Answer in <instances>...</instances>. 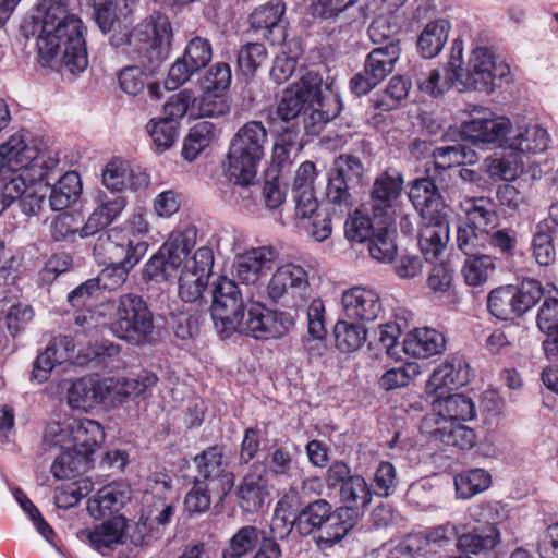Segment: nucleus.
<instances>
[{
  "instance_id": "nucleus-1",
  "label": "nucleus",
  "mask_w": 558,
  "mask_h": 558,
  "mask_svg": "<svg viewBox=\"0 0 558 558\" xmlns=\"http://www.w3.org/2000/svg\"><path fill=\"white\" fill-rule=\"evenodd\" d=\"M54 166L47 160L37 140L27 141L21 133L13 134L0 145V215L19 199L31 184L43 181L47 170Z\"/></svg>"
},
{
  "instance_id": "nucleus-2",
  "label": "nucleus",
  "mask_w": 558,
  "mask_h": 558,
  "mask_svg": "<svg viewBox=\"0 0 558 558\" xmlns=\"http://www.w3.org/2000/svg\"><path fill=\"white\" fill-rule=\"evenodd\" d=\"M408 0H381L380 13L369 26V35H397L415 33L424 27L420 35H448L453 29L451 20L437 17L433 0H422L411 14L402 10Z\"/></svg>"
},
{
  "instance_id": "nucleus-3",
  "label": "nucleus",
  "mask_w": 558,
  "mask_h": 558,
  "mask_svg": "<svg viewBox=\"0 0 558 558\" xmlns=\"http://www.w3.org/2000/svg\"><path fill=\"white\" fill-rule=\"evenodd\" d=\"M267 143L268 132L260 121L243 124L231 138L226 156L230 180L241 186L253 185Z\"/></svg>"
},
{
  "instance_id": "nucleus-4",
  "label": "nucleus",
  "mask_w": 558,
  "mask_h": 558,
  "mask_svg": "<svg viewBox=\"0 0 558 558\" xmlns=\"http://www.w3.org/2000/svg\"><path fill=\"white\" fill-rule=\"evenodd\" d=\"M311 110V118L320 123L335 119L340 112L336 96L322 94V80L308 72L292 87L288 88L278 105V116L283 121L296 119Z\"/></svg>"
},
{
  "instance_id": "nucleus-5",
  "label": "nucleus",
  "mask_w": 558,
  "mask_h": 558,
  "mask_svg": "<svg viewBox=\"0 0 558 558\" xmlns=\"http://www.w3.org/2000/svg\"><path fill=\"white\" fill-rule=\"evenodd\" d=\"M22 35H85L83 20L70 12L65 0H38L22 23Z\"/></svg>"
},
{
  "instance_id": "nucleus-6",
  "label": "nucleus",
  "mask_w": 558,
  "mask_h": 558,
  "mask_svg": "<svg viewBox=\"0 0 558 558\" xmlns=\"http://www.w3.org/2000/svg\"><path fill=\"white\" fill-rule=\"evenodd\" d=\"M44 440L53 447L73 450L87 457L105 440L102 426L89 418H69L63 423H50Z\"/></svg>"
},
{
  "instance_id": "nucleus-7",
  "label": "nucleus",
  "mask_w": 558,
  "mask_h": 558,
  "mask_svg": "<svg viewBox=\"0 0 558 558\" xmlns=\"http://www.w3.org/2000/svg\"><path fill=\"white\" fill-rule=\"evenodd\" d=\"M110 329L119 339L142 345L154 331L153 314L141 296L133 293L121 295Z\"/></svg>"
},
{
  "instance_id": "nucleus-8",
  "label": "nucleus",
  "mask_w": 558,
  "mask_h": 558,
  "mask_svg": "<svg viewBox=\"0 0 558 558\" xmlns=\"http://www.w3.org/2000/svg\"><path fill=\"white\" fill-rule=\"evenodd\" d=\"M197 230L193 226L174 230L156 254L145 264L144 276L154 280H168L189 260L196 244Z\"/></svg>"
},
{
  "instance_id": "nucleus-9",
  "label": "nucleus",
  "mask_w": 558,
  "mask_h": 558,
  "mask_svg": "<svg viewBox=\"0 0 558 558\" xmlns=\"http://www.w3.org/2000/svg\"><path fill=\"white\" fill-rule=\"evenodd\" d=\"M37 61L41 66L82 73L88 66V53L84 37H35Z\"/></svg>"
},
{
  "instance_id": "nucleus-10",
  "label": "nucleus",
  "mask_w": 558,
  "mask_h": 558,
  "mask_svg": "<svg viewBox=\"0 0 558 558\" xmlns=\"http://www.w3.org/2000/svg\"><path fill=\"white\" fill-rule=\"evenodd\" d=\"M210 313L215 329L221 338L230 337L244 318L243 296L236 282L219 277L213 284Z\"/></svg>"
},
{
  "instance_id": "nucleus-11",
  "label": "nucleus",
  "mask_w": 558,
  "mask_h": 558,
  "mask_svg": "<svg viewBox=\"0 0 558 558\" xmlns=\"http://www.w3.org/2000/svg\"><path fill=\"white\" fill-rule=\"evenodd\" d=\"M509 74V65L490 48L477 47L472 50L460 85L464 88L492 93L495 81L502 80Z\"/></svg>"
},
{
  "instance_id": "nucleus-12",
  "label": "nucleus",
  "mask_w": 558,
  "mask_h": 558,
  "mask_svg": "<svg viewBox=\"0 0 558 558\" xmlns=\"http://www.w3.org/2000/svg\"><path fill=\"white\" fill-rule=\"evenodd\" d=\"M293 325L294 320L290 314L270 311L256 302L248 307L235 332L256 339H277L286 336Z\"/></svg>"
},
{
  "instance_id": "nucleus-13",
  "label": "nucleus",
  "mask_w": 558,
  "mask_h": 558,
  "mask_svg": "<svg viewBox=\"0 0 558 558\" xmlns=\"http://www.w3.org/2000/svg\"><path fill=\"white\" fill-rule=\"evenodd\" d=\"M147 248L145 241L130 239L124 233L112 231L97 238L93 254L101 264L136 265L146 254Z\"/></svg>"
},
{
  "instance_id": "nucleus-14",
  "label": "nucleus",
  "mask_w": 558,
  "mask_h": 558,
  "mask_svg": "<svg viewBox=\"0 0 558 558\" xmlns=\"http://www.w3.org/2000/svg\"><path fill=\"white\" fill-rule=\"evenodd\" d=\"M214 265L211 248L202 246L185 260L178 281V293L182 301L193 303L201 299L208 283Z\"/></svg>"
},
{
  "instance_id": "nucleus-15",
  "label": "nucleus",
  "mask_w": 558,
  "mask_h": 558,
  "mask_svg": "<svg viewBox=\"0 0 558 558\" xmlns=\"http://www.w3.org/2000/svg\"><path fill=\"white\" fill-rule=\"evenodd\" d=\"M512 124L508 118L496 116L465 121L461 132L474 145H496L506 148Z\"/></svg>"
},
{
  "instance_id": "nucleus-16",
  "label": "nucleus",
  "mask_w": 558,
  "mask_h": 558,
  "mask_svg": "<svg viewBox=\"0 0 558 558\" xmlns=\"http://www.w3.org/2000/svg\"><path fill=\"white\" fill-rule=\"evenodd\" d=\"M344 316L353 322H373L383 312L378 292L362 286L345 290L341 296Z\"/></svg>"
},
{
  "instance_id": "nucleus-17",
  "label": "nucleus",
  "mask_w": 558,
  "mask_h": 558,
  "mask_svg": "<svg viewBox=\"0 0 558 558\" xmlns=\"http://www.w3.org/2000/svg\"><path fill=\"white\" fill-rule=\"evenodd\" d=\"M402 184V174L396 169H388L376 178L369 203L375 217L391 218L401 196Z\"/></svg>"
},
{
  "instance_id": "nucleus-18",
  "label": "nucleus",
  "mask_w": 558,
  "mask_h": 558,
  "mask_svg": "<svg viewBox=\"0 0 558 558\" xmlns=\"http://www.w3.org/2000/svg\"><path fill=\"white\" fill-rule=\"evenodd\" d=\"M275 259L276 252L270 246L251 248L235 256L232 274L242 283L254 284L272 268Z\"/></svg>"
},
{
  "instance_id": "nucleus-19",
  "label": "nucleus",
  "mask_w": 558,
  "mask_h": 558,
  "mask_svg": "<svg viewBox=\"0 0 558 558\" xmlns=\"http://www.w3.org/2000/svg\"><path fill=\"white\" fill-rule=\"evenodd\" d=\"M75 343L71 337L57 336L47 344L33 363L31 379L37 384L48 380L52 369L71 359L74 353Z\"/></svg>"
},
{
  "instance_id": "nucleus-20",
  "label": "nucleus",
  "mask_w": 558,
  "mask_h": 558,
  "mask_svg": "<svg viewBox=\"0 0 558 558\" xmlns=\"http://www.w3.org/2000/svg\"><path fill=\"white\" fill-rule=\"evenodd\" d=\"M307 287V271L300 265L288 263L272 274L267 284V295L272 302H279L286 295L303 292Z\"/></svg>"
},
{
  "instance_id": "nucleus-21",
  "label": "nucleus",
  "mask_w": 558,
  "mask_h": 558,
  "mask_svg": "<svg viewBox=\"0 0 558 558\" xmlns=\"http://www.w3.org/2000/svg\"><path fill=\"white\" fill-rule=\"evenodd\" d=\"M126 206L124 196L99 191L96 195V207L83 226V235H94L111 225Z\"/></svg>"
},
{
  "instance_id": "nucleus-22",
  "label": "nucleus",
  "mask_w": 558,
  "mask_h": 558,
  "mask_svg": "<svg viewBox=\"0 0 558 558\" xmlns=\"http://www.w3.org/2000/svg\"><path fill=\"white\" fill-rule=\"evenodd\" d=\"M156 381L155 376H147L144 381L133 378H105L98 380V403L105 407H116L128 398L138 396Z\"/></svg>"
},
{
  "instance_id": "nucleus-23",
  "label": "nucleus",
  "mask_w": 558,
  "mask_h": 558,
  "mask_svg": "<svg viewBox=\"0 0 558 558\" xmlns=\"http://www.w3.org/2000/svg\"><path fill=\"white\" fill-rule=\"evenodd\" d=\"M418 232V245L425 259L433 260L442 252L449 241V222L446 214L422 218Z\"/></svg>"
},
{
  "instance_id": "nucleus-24",
  "label": "nucleus",
  "mask_w": 558,
  "mask_h": 558,
  "mask_svg": "<svg viewBox=\"0 0 558 558\" xmlns=\"http://www.w3.org/2000/svg\"><path fill=\"white\" fill-rule=\"evenodd\" d=\"M286 4L281 0L270 1L256 8L250 15V28L259 35H286L288 21L284 17Z\"/></svg>"
},
{
  "instance_id": "nucleus-25",
  "label": "nucleus",
  "mask_w": 558,
  "mask_h": 558,
  "mask_svg": "<svg viewBox=\"0 0 558 558\" xmlns=\"http://www.w3.org/2000/svg\"><path fill=\"white\" fill-rule=\"evenodd\" d=\"M548 143L549 136L544 128L537 124H529L510 130L506 148L521 156L536 155L545 151Z\"/></svg>"
},
{
  "instance_id": "nucleus-26",
  "label": "nucleus",
  "mask_w": 558,
  "mask_h": 558,
  "mask_svg": "<svg viewBox=\"0 0 558 558\" xmlns=\"http://www.w3.org/2000/svg\"><path fill=\"white\" fill-rule=\"evenodd\" d=\"M468 381V365L462 361L445 362L434 369L426 384V392L435 397H441L448 390L464 386Z\"/></svg>"
},
{
  "instance_id": "nucleus-27",
  "label": "nucleus",
  "mask_w": 558,
  "mask_h": 558,
  "mask_svg": "<svg viewBox=\"0 0 558 558\" xmlns=\"http://www.w3.org/2000/svg\"><path fill=\"white\" fill-rule=\"evenodd\" d=\"M238 496L241 508L247 512H256L265 505L269 498V489L264 468L253 465L251 472L243 478Z\"/></svg>"
},
{
  "instance_id": "nucleus-28",
  "label": "nucleus",
  "mask_w": 558,
  "mask_h": 558,
  "mask_svg": "<svg viewBox=\"0 0 558 558\" xmlns=\"http://www.w3.org/2000/svg\"><path fill=\"white\" fill-rule=\"evenodd\" d=\"M356 522V517L350 508H338L319 530L315 544L323 550L332 548L350 533Z\"/></svg>"
},
{
  "instance_id": "nucleus-29",
  "label": "nucleus",
  "mask_w": 558,
  "mask_h": 558,
  "mask_svg": "<svg viewBox=\"0 0 558 558\" xmlns=\"http://www.w3.org/2000/svg\"><path fill=\"white\" fill-rule=\"evenodd\" d=\"M445 337L433 328H418L409 332L402 350L410 356L426 359L439 354L445 349Z\"/></svg>"
},
{
  "instance_id": "nucleus-30",
  "label": "nucleus",
  "mask_w": 558,
  "mask_h": 558,
  "mask_svg": "<svg viewBox=\"0 0 558 558\" xmlns=\"http://www.w3.org/2000/svg\"><path fill=\"white\" fill-rule=\"evenodd\" d=\"M197 470L196 482H208V485L221 480L230 488L233 484V475L226 472L222 450L218 447H210L194 458Z\"/></svg>"
},
{
  "instance_id": "nucleus-31",
  "label": "nucleus",
  "mask_w": 558,
  "mask_h": 558,
  "mask_svg": "<svg viewBox=\"0 0 558 558\" xmlns=\"http://www.w3.org/2000/svg\"><path fill=\"white\" fill-rule=\"evenodd\" d=\"M409 198L421 218H429L432 215L444 213L441 196L430 178H420L411 183Z\"/></svg>"
},
{
  "instance_id": "nucleus-32",
  "label": "nucleus",
  "mask_w": 558,
  "mask_h": 558,
  "mask_svg": "<svg viewBox=\"0 0 558 558\" xmlns=\"http://www.w3.org/2000/svg\"><path fill=\"white\" fill-rule=\"evenodd\" d=\"M102 182L110 192H120L130 187L136 190L148 184V177L144 173H134L121 160L109 162L102 172Z\"/></svg>"
},
{
  "instance_id": "nucleus-33",
  "label": "nucleus",
  "mask_w": 558,
  "mask_h": 558,
  "mask_svg": "<svg viewBox=\"0 0 558 558\" xmlns=\"http://www.w3.org/2000/svg\"><path fill=\"white\" fill-rule=\"evenodd\" d=\"M538 328L547 333L543 342L545 354L558 360V299H546L537 315Z\"/></svg>"
},
{
  "instance_id": "nucleus-34",
  "label": "nucleus",
  "mask_w": 558,
  "mask_h": 558,
  "mask_svg": "<svg viewBox=\"0 0 558 558\" xmlns=\"http://www.w3.org/2000/svg\"><path fill=\"white\" fill-rule=\"evenodd\" d=\"M433 409L445 423L466 421L475 416L472 400L461 393L436 397Z\"/></svg>"
},
{
  "instance_id": "nucleus-35",
  "label": "nucleus",
  "mask_w": 558,
  "mask_h": 558,
  "mask_svg": "<svg viewBox=\"0 0 558 558\" xmlns=\"http://www.w3.org/2000/svg\"><path fill=\"white\" fill-rule=\"evenodd\" d=\"M400 48L396 43L374 49L368 53L363 71L378 85L393 69Z\"/></svg>"
},
{
  "instance_id": "nucleus-36",
  "label": "nucleus",
  "mask_w": 558,
  "mask_h": 558,
  "mask_svg": "<svg viewBox=\"0 0 558 558\" xmlns=\"http://www.w3.org/2000/svg\"><path fill=\"white\" fill-rule=\"evenodd\" d=\"M459 208L465 215V223L474 227L489 229L497 220L495 203L488 197H465L460 201Z\"/></svg>"
},
{
  "instance_id": "nucleus-37",
  "label": "nucleus",
  "mask_w": 558,
  "mask_h": 558,
  "mask_svg": "<svg viewBox=\"0 0 558 558\" xmlns=\"http://www.w3.org/2000/svg\"><path fill=\"white\" fill-rule=\"evenodd\" d=\"M499 531L495 525H487L481 529L457 535V547L460 551L469 555H478L482 551L493 549L499 542Z\"/></svg>"
},
{
  "instance_id": "nucleus-38",
  "label": "nucleus",
  "mask_w": 558,
  "mask_h": 558,
  "mask_svg": "<svg viewBox=\"0 0 558 558\" xmlns=\"http://www.w3.org/2000/svg\"><path fill=\"white\" fill-rule=\"evenodd\" d=\"M332 512L328 501L317 499L300 511L294 519V525L300 534L310 535L316 530L319 531Z\"/></svg>"
},
{
  "instance_id": "nucleus-39",
  "label": "nucleus",
  "mask_w": 558,
  "mask_h": 558,
  "mask_svg": "<svg viewBox=\"0 0 558 558\" xmlns=\"http://www.w3.org/2000/svg\"><path fill=\"white\" fill-rule=\"evenodd\" d=\"M219 129L213 122L201 121L190 129L184 141L183 156L186 160H194L197 155L209 146L218 136Z\"/></svg>"
},
{
  "instance_id": "nucleus-40",
  "label": "nucleus",
  "mask_w": 558,
  "mask_h": 558,
  "mask_svg": "<svg viewBox=\"0 0 558 558\" xmlns=\"http://www.w3.org/2000/svg\"><path fill=\"white\" fill-rule=\"evenodd\" d=\"M523 168L522 156L512 150L486 160V172L493 180L513 181L523 172Z\"/></svg>"
},
{
  "instance_id": "nucleus-41",
  "label": "nucleus",
  "mask_w": 558,
  "mask_h": 558,
  "mask_svg": "<svg viewBox=\"0 0 558 558\" xmlns=\"http://www.w3.org/2000/svg\"><path fill=\"white\" fill-rule=\"evenodd\" d=\"M266 532L253 525L242 526L223 549L222 558H241L256 549Z\"/></svg>"
},
{
  "instance_id": "nucleus-42",
  "label": "nucleus",
  "mask_w": 558,
  "mask_h": 558,
  "mask_svg": "<svg viewBox=\"0 0 558 558\" xmlns=\"http://www.w3.org/2000/svg\"><path fill=\"white\" fill-rule=\"evenodd\" d=\"M80 175L75 171L64 173L51 187L49 205L53 210L66 208L81 193Z\"/></svg>"
},
{
  "instance_id": "nucleus-43",
  "label": "nucleus",
  "mask_w": 558,
  "mask_h": 558,
  "mask_svg": "<svg viewBox=\"0 0 558 558\" xmlns=\"http://www.w3.org/2000/svg\"><path fill=\"white\" fill-rule=\"evenodd\" d=\"M487 306L499 319L509 320L521 316L512 284L494 289L488 295Z\"/></svg>"
},
{
  "instance_id": "nucleus-44",
  "label": "nucleus",
  "mask_w": 558,
  "mask_h": 558,
  "mask_svg": "<svg viewBox=\"0 0 558 558\" xmlns=\"http://www.w3.org/2000/svg\"><path fill=\"white\" fill-rule=\"evenodd\" d=\"M435 438L446 446L457 447L461 450H468L476 444L475 432L457 422L444 423L434 432Z\"/></svg>"
},
{
  "instance_id": "nucleus-45",
  "label": "nucleus",
  "mask_w": 558,
  "mask_h": 558,
  "mask_svg": "<svg viewBox=\"0 0 558 558\" xmlns=\"http://www.w3.org/2000/svg\"><path fill=\"white\" fill-rule=\"evenodd\" d=\"M135 49H124L126 56L145 59L149 63L160 62L168 57V37H134Z\"/></svg>"
},
{
  "instance_id": "nucleus-46",
  "label": "nucleus",
  "mask_w": 558,
  "mask_h": 558,
  "mask_svg": "<svg viewBox=\"0 0 558 558\" xmlns=\"http://www.w3.org/2000/svg\"><path fill=\"white\" fill-rule=\"evenodd\" d=\"M456 82L454 74L449 73L446 69L444 71L430 69L418 73L416 76L420 92L433 98L446 94Z\"/></svg>"
},
{
  "instance_id": "nucleus-47",
  "label": "nucleus",
  "mask_w": 558,
  "mask_h": 558,
  "mask_svg": "<svg viewBox=\"0 0 558 558\" xmlns=\"http://www.w3.org/2000/svg\"><path fill=\"white\" fill-rule=\"evenodd\" d=\"M146 131L156 146V149L158 151H165L178 140L179 123L174 121L173 118H153L146 124Z\"/></svg>"
},
{
  "instance_id": "nucleus-48",
  "label": "nucleus",
  "mask_w": 558,
  "mask_h": 558,
  "mask_svg": "<svg viewBox=\"0 0 558 558\" xmlns=\"http://www.w3.org/2000/svg\"><path fill=\"white\" fill-rule=\"evenodd\" d=\"M494 270V258L487 254H480L468 256L461 274L468 286L478 287L488 280Z\"/></svg>"
},
{
  "instance_id": "nucleus-49",
  "label": "nucleus",
  "mask_w": 558,
  "mask_h": 558,
  "mask_svg": "<svg viewBox=\"0 0 558 558\" xmlns=\"http://www.w3.org/2000/svg\"><path fill=\"white\" fill-rule=\"evenodd\" d=\"M124 529L125 520L122 517L113 518L97 526L89 534V542L95 549L102 551L122 542Z\"/></svg>"
},
{
  "instance_id": "nucleus-50",
  "label": "nucleus",
  "mask_w": 558,
  "mask_h": 558,
  "mask_svg": "<svg viewBox=\"0 0 558 558\" xmlns=\"http://www.w3.org/2000/svg\"><path fill=\"white\" fill-rule=\"evenodd\" d=\"M490 483V474L483 469L469 470L454 477L457 495L462 499H469L484 492L489 487Z\"/></svg>"
},
{
  "instance_id": "nucleus-51",
  "label": "nucleus",
  "mask_w": 558,
  "mask_h": 558,
  "mask_svg": "<svg viewBox=\"0 0 558 558\" xmlns=\"http://www.w3.org/2000/svg\"><path fill=\"white\" fill-rule=\"evenodd\" d=\"M340 497L345 504L344 508H350L351 511L365 508L372 501L371 488L361 475H353L341 485Z\"/></svg>"
},
{
  "instance_id": "nucleus-52",
  "label": "nucleus",
  "mask_w": 558,
  "mask_h": 558,
  "mask_svg": "<svg viewBox=\"0 0 558 558\" xmlns=\"http://www.w3.org/2000/svg\"><path fill=\"white\" fill-rule=\"evenodd\" d=\"M366 329L348 320H339L335 326L336 345L342 352H354L366 341Z\"/></svg>"
},
{
  "instance_id": "nucleus-53",
  "label": "nucleus",
  "mask_w": 558,
  "mask_h": 558,
  "mask_svg": "<svg viewBox=\"0 0 558 558\" xmlns=\"http://www.w3.org/2000/svg\"><path fill=\"white\" fill-rule=\"evenodd\" d=\"M489 239V229L464 223L458 228L457 245L466 256L480 255Z\"/></svg>"
},
{
  "instance_id": "nucleus-54",
  "label": "nucleus",
  "mask_w": 558,
  "mask_h": 558,
  "mask_svg": "<svg viewBox=\"0 0 558 558\" xmlns=\"http://www.w3.org/2000/svg\"><path fill=\"white\" fill-rule=\"evenodd\" d=\"M98 380L80 378L68 388V403L74 409H88L98 403Z\"/></svg>"
},
{
  "instance_id": "nucleus-55",
  "label": "nucleus",
  "mask_w": 558,
  "mask_h": 558,
  "mask_svg": "<svg viewBox=\"0 0 558 558\" xmlns=\"http://www.w3.org/2000/svg\"><path fill=\"white\" fill-rule=\"evenodd\" d=\"M553 229L547 221L536 226L533 236V256L541 266H548L555 262L556 252L553 244Z\"/></svg>"
},
{
  "instance_id": "nucleus-56",
  "label": "nucleus",
  "mask_w": 558,
  "mask_h": 558,
  "mask_svg": "<svg viewBox=\"0 0 558 558\" xmlns=\"http://www.w3.org/2000/svg\"><path fill=\"white\" fill-rule=\"evenodd\" d=\"M366 243L371 257L379 263H390L397 256L393 233L386 227H377L376 233Z\"/></svg>"
},
{
  "instance_id": "nucleus-57",
  "label": "nucleus",
  "mask_w": 558,
  "mask_h": 558,
  "mask_svg": "<svg viewBox=\"0 0 558 558\" xmlns=\"http://www.w3.org/2000/svg\"><path fill=\"white\" fill-rule=\"evenodd\" d=\"M266 465L275 476L292 477L299 472L294 454L286 447L274 448L266 459Z\"/></svg>"
},
{
  "instance_id": "nucleus-58",
  "label": "nucleus",
  "mask_w": 558,
  "mask_h": 558,
  "mask_svg": "<svg viewBox=\"0 0 558 558\" xmlns=\"http://www.w3.org/2000/svg\"><path fill=\"white\" fill-rule=\"evenodd\" d=\"M123 502V495L114 486H105L87 501V510L95 519H100L110 512L117 505Z\"/></svg>"
},
{
  "instance_id": "nucleus-59",
  "label": "nucleus",
  "mask_w": 558,
  "mask_h": 558,
  "mask_svg": "<svg viewBox=\"0 0 558 558\" xmlns=\"http://www.w3.org/2000/svg\"><path fill=\"white\" fill-rule=\"evenodd\" d=\"M376 230L371 218L360 210H355L344 225L345 236L351 242L366 243L376 233Z\"/></svg>"
},
{
  "instance_id": "nucleus-60",
  "label": "nucleus",
  "mask_w": 558,
  "mask_h": 558,
  "mask_svg": "<svg viewBox=\"0 0 558 558\" xmlns=\"http://www.w3.org/2000/svg\"><path fill=\"white\" fill-rule=\"evenodd\" d=\"M134 266L119 263L107 265L94 280L97 281L99 290L116 291L125 283Z\"/></svg>"
},
{
  "instance_id": "nucleus-61",
  "label": "nucleus",
  "mask_w": 558,
  "mask_h": 558,
  "mask_svg": "<svg viewBox=\"0 0 558 558\" xmlns=\"http://www.w3.org/2000/svg\"><path fill=\"white\" fill-rule=\"evenodd\" d=\"M80 238H87L83 235V226L80 219L74 214L63 213L58 215L51 222V236L56 241L68 240L75 235Z\"/></svg>"
},
{
  "instance_id": "nucleus-62",
  "label": "nucleus",
  "mask_w": 558,
  "mask_h": 558,
  "mask_svg": "<svg viewBox=\"0 0 558 558\" xmlns=\"http://www.w3.org/2000/svg\"><path fill=\"white\" fill-rule=\"evenodd\" d=\"M513 294L522 316L542 299L543 288L537 280L526 279L519 286H513Z\"/></svg>"
},
{
  "instance_id": "nucleus-63",
  "label": "nucleus",
  "mask_w": 558,
  "mask_h": 558,
  "mask_svg": "<svg viewBox=\"0 0 558 558\" xmlns=\"http://www.w3.org/2000/svg\"><path fill=\"white\" fill-rule=\"evenodd\" d=\"M211 45L205 37H192L183 56L196 71L205 68L211 60Z\"/></svg>"
},
{
  "instance_id": "nucleus-64",
  "label": "nucleus",
  "mask_w": 558,
  "mask_h": 558,
  "mask_svg": "<svg viewBox=\"0 0 558 558\" xmlns=\"http://www.w3.org/2000/svg\"><path fill=\"white\" fill-rule=\"evenodd\" d=\"M266 56L264 45L258 43H250L241 48L238 54V64L243 75L252 76Z\"/></svg>"
}]
</instances>
